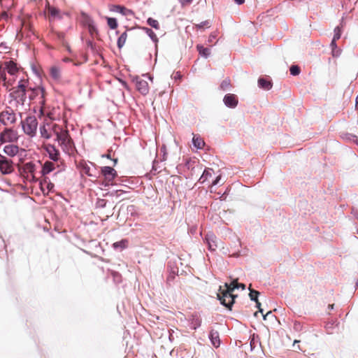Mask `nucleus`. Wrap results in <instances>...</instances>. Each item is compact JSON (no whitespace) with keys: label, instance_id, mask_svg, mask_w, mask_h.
Returning a JSON list of instances; mask_svg holds the SVG:
<instances>
[{"label":"nucleus","instance_id":"obj_50","mask_svg":"<svg viewBox=\"0 0 358 358\" xmlns=\"http://www.w3.org/2000/svg\"><path fill=\"white\" fill-rule=\"evenodd\" d=\"M271 315V311H268L266 315H263V319L264 320H266V317H268V315Z\"/></svg>","mask_w":358,"mask_h":358},{"label":"nucleus","instance_id":"obj_5","mask_svg":"<svg viewBox=\"0 0 358 358\" xmlns=\"http://www.w3.org/2000/svg\"><path fill=\"white\" fill-rule=\"evenodd\" d=\"M18 140L17 132L10 128H6L0 133V143H14Z\"/></svg>","mask_w":358,"mask_h":358},{"label":"nucleus","instance_id":"obj_2","mask_svg":"<svg viewBox=\"0 0 358 358\" xmlns=\"http://www.w3.org/2000/svg\"><path fill=\"white\" fill-rule=\"evenodd\" d=\"M26 93L27 81L21 80L19 81L17 85L13 88V92L10 93V95L17 102L23 104L27 99Z\"/></svg>","mask_w":358,"mask_h":358},{"label":"nucleus","instance_id":"obj_64","mask_svg":"<svg viewBox=\"0 0 358 358\" xmlns=\"http://www.w3.org/2000/svg\"><path fill=\"white\" fill-rule=\"evenodd\" d=\"M148 78H149L151 81H152V78L151 76H148Z\"/></svg>","mask_w":358,"mask_h":358},{"label":"nucleus","instance_id":"obj_39","mask_svg":"<svg viewBox=\"0 0 358 358\" xmlns=\"http://www.w3.org/2000/svg\"><path fill=\"white\" fill-rule=\"evenodd\" d=\"M1 82L3 83V85L4 86H6L8 84L11 85V83H10L9 81H7V78H6V75L5 71H3L0 73V83Z\"/></svg>","mask_w":358,"mask_h":358},{"label":"nucleus","instance_id":"obj_24","mask_svg":"<svg viewBox=\"0 0 358 358\" xmlns=\"http://www.w3.org/2000/svg\"><path fill=\"white\" fill-rule=\"evenodd\" d=\"M196 50L199 55L204 58H208L210 55V50L208 48H204L202 45H197Z\"/></svg>","mask_w":358,"mask_h":358},{"label":"nucleus","instance_id":"obj_61","mask_svg":"<svg viewBox=\"0 0 358 358\" xmlns=\"http://www.w3.org/2000/svg\"><path fill=\"white\" fill-rule=\"evenodd\" d=\"M2 16H3V17H7V13H3L2 14Z\"/></svg>","mask_w":358,"mask_h":358},{"label":"nucleus","instance_id":"obj_60","mask_svg":"<svg viewBox=\"0 0 358 358\" xmlns=\"http://www.w3.org/2000/svg\"><path fill=\"white\" fill-rule=\"evenodd\" d=\"M113 162H114V165H115L117 162V159H113Z\"/></svg>","mask_w":358,"mask_h":358},{"label":"nucleus","instance_id":"obj_44","mask_svg":"<svg viewBox=\"0 0 358 358\" xmlns=\"http://www.w3.org/2000/svg\"><path fill=\"white\" fill-rule=\"evenodd\" d=\"M301 324L300 322H295L294 324V329L296 330V331H300L301 330Z\"/></svg>","mask_w":358,"mask_h":358},{"label":"nucleus","instance_id":"obj_4","mask_svg":"<svg viewBox=\"0 0 358 358\" xmlns=\"http://www.w3.org/2000/svg\"><path fill=\"white\" fill-rule=\"evenodd\" d=\"M22 129L24 132L30 137H34L36 134L38 128V121L35 116H28L22 122Z\"/></svg>","mask_w":358,"mask_h":358},{"label":"nucleus","instance_id":"obj_22","mask_svg":"<svg viewBox=\"0 0 358 358\" xmlns=\"http://www.w3.org/2000/svg\"><path fill=\"white\" fill-rule=\"evenodd\" d=\"M50 74L55 80H59L61 78L60 69L56 66H52L50 69Z\"/></svg>","mask_w":358,"mask_h":358},{"label":"nucleus","instance_id":"obj_42","mask_svg":"<svg viewBox=\"0 0 358 358\" xmlns=\"http://www.w3.org/2000/svg\"><path fill=\"white\" fill-rule=\"evenodd\" d=\"M205 26L209 27H210V23L208 20H206V21H203L202 22H201L200 24H198L196 25V27L199 28V29H201L203 27H204Z\"/></svg>","mask_w":358,"mask_h":358},{"label":"nucleus","instance_id":"obj_56","mask_svg":"<svg viewBox=\"0 0 358 358\" xmlns=\"http://www.w3.org/2000/svg\"><path fill=\"white\" fill-rule=\"evenodd\" d=\"M102 157H106L108 159H110V155L109 154L107 155H103Z\"/></svg>","mask_w":358,"mask_h":358},{"label":"nucleus","instance_id":"obj_48","mask_svg":"<svg viewBox=\"0 0 358 358\" xmlns=\"http://www.w3.org/2000/svg\"><path fill=\"white\" fill-rule=\"evenodd\" d=\"M237 286H238V288H241L242 289H245V285L243 283H238Z\"/></svg>","mask_w":358,"mask_h":358},{"label":"nucleus","instance_id":"obj_18","mask_svg":"<svg viewBox=\"0 0 358 358\" xmlns=\"http://www.w3.org/2000/svg\"><path fill=\"white\" fill-rule=\"evenodd\" d=\"M55 169V166L54 162L47 161L43 165L42 170H41V174L43 176H46V175L49 174L50 173H51L52 171H53Z\"/></svg>","mask_w":358,"mask_h":358},{"label":"nucleus","instance_id":"obj_58","mask_svg":"<svg viewBox=\"0 0 358 358\" xmlns=\"http://www.w3.org/2000/svg\"><path fill=\"white\" fill-rule=\"evenodd\" d=\"M70 61V59L69 58H64V62H69Z\"/></svg>","mask_w":358,"mask_h":358},{"label":"nucleus","instance_id":"obj_51","mask_svg":"<svg viewBox=\"0 0 358 358\" xmlns=\"http://www.w3.org/2000/svg\"><path fill=\"white\" fill-rule=\"evenodd\" d=\"M180 78H181V76H180V73L177 72L176 76H175V79H178V78L179 79Z\"/></svg>","mask_w":358,"mask_h":358},{"label":"nucleus","instance_id":"obj_12","mask_svg":"<svg viewBox=\"0 0 358 358\" xmlns=\"http://www.w3.org/2000/svg\"><path fill=\"white\" fill-rule=\"evenodd\" d=\"M48 11L50 20H62L64 15L69 16V13L62 12L59 8L51 6H48Z\"/></svg>","mask_w":358,"mask_h":358},{"label":"nucleus","instance_id":"obj_31","mask_svg":"<svg viewBox=\"0 0 358 358\" xmlns=\"http://www.w3.org/2000/svg\"><path fill=\"white\" fill-rule=\"evenodd\" d=\"M201 324V320L198 317L192 316V318L191 320V328L196 330L197 328H199Z\"/></svg>","mask_w":358,"mask_h":358},{"label":"nucleus","instance_id":"obj_45","mask_svg":"<svg viewBox=\"0 0 358 358\" xmlns=\"http://www.w3.org/2000/svg\"><path fill=\"white\" fill-rule=\"evenodd\" d=\"M173 333H174V331H169V341H170L171 342H173V340H174Z\"/></svg>","mask_w":358,"mask_h":358},{"label":"nucleus","instance_id":"obj_52","mask_svg":"<svg viewBox=\"0 0 358 358\" xmlns=\"http://www.w3.org/2000/svg\"><path fill=\"white\" fill-rule=\"evenodd\" d=\"M256 303V307L259 309L261 308V303L259 301V300L257 301V302H255Z\"/></svg>","mask_w":358,"mask_h":358},{"label":"nucleus","instance_id":"obj_49","mask_svg":"<svg viewBox=\"0 0 358 358\" xmlns=\"http://www.w3.org/2000/svg\"><path fill=\"white\" fill-rule=\"evenodd\" d=\"M235 3L238 5H241L245 2V0H234Z\"/></svg>","mask_w":358,"mask_h":358},{"label":"nucleus","instance_id":"obj_62","mask_svg":"<svg viewBox=\"0 0 358 358\" xmlns=\"http://www.w3.org/2000/svg\"><path fill=\"white\" fill-rule=\"evenodd\" d=\"M259 312L263 313V309L261 308L259 309Z\"/></svg>","mask_w":358,"mask_h":358},{"label":"nucleus","instance_id":"obj_54","mask_svg":"<svg viewBox=\"0 0 358 358\" xmlns=\"http://www.w3.org/2000/svg\"><path fill=\"white\" fill-rule=\"evenodd\" d=\"M193 0H184V2H182V3H191L192 2Z\"/></svg>","mask_w":358,"mask_h":358},{"label":"nucleus","instance_id":"obj_3","mask_svg":"<svg viewBox=\"0 0 358 358\" xmlns=\"http://www.w3.org/2000/svg\"><path fill=\"white\" fill-rule=\"evenodd\" d=\"M31 93L29 95L30 99H38V104L40 105L39 113L40 115H44L45 110V90L43 87H36L30 88Z\"/></svg>","mask_w":358,"mask_h":358},{"label":"nucleus","instance_id":"obj_10","mask_svg":"<svg viewBox=\"0 0 358 358\" xmlns=\"http://www.w3.org/2000/svg\"><path fill=\"white\" fill-rule=\"evenodd\" d=\"M133 82L135 83L136 90L143 95H146L149 92V85L146 80L142 79L141 77L136 76L133 78Z\"/></svg>","mask_w":358,"mask_h":358},{"label":"nucleus","instance_id":"obj_28","mask_svg":"<svg viewBox=\"0 0 358 358\" xmlns=\"http://www.w3.org/2000/svg\"><path fill=\"white\" fill-rule=\"evenodd\" d=\"M128 241L126 239H122L120 241L115 242L113 244V247L114 249H120L124 250L127 248Z\"/></svg>","mask_w":358,"mask_h":358},{"label":"nucleus","instance_id":"obj_30","mask_svg":"<svg viewBox=\"0 0 358 358\" xmlns=\"http://www.w3.org/2000/svg\"><path fill=\"white\" fill-rule=\"evenodd\" d=\"M35 170H36V166L31 162H27L24 165V172H26L27 173H31L33 175Z\"/></svg>","mask_w":358,"mask_h":358},{"label":"nucleus","instance_id":"obj_21","mask_svg":"<svg viewBox=\"0 0 358 358\" xmlns=\"http://www.w3.org/2000/svg\"><path fill=\"white\" fill-rule=\"evenodd\" d=\"M192 144L197 149H202L205 145L203 140L198 135H194L192 138Z\"/></svg>","mask_w":358,"mask_h":358},{"label":"nucleus","instance_id":"obj_32","mask_svg":"<svg viewBox=\"0 0 358 358\" xmlns=\"http://www.w3.org/2000/svg\"><path fill=\"white\" fill-rule=\"evenodd\" d=\"M143 30L149 36V37L152 40V41H154V42L158 41V38H157L156 34L151 29L148 28V27H143Z\"/></svg>","mask_w":358,"mask_h":358},{"label":"nucleus","instance_id":"obj_8","mask_svg":"<svg viewBox=\"0 0 358 358\" xmlns=\"http://www.w3.org/2000/svg\"><path fill=\"white\" fill-rule=\"evenodd\" d=\"M57 142L64 152L69 151L71 148L73 142L68 130L66 129L64 132L62 133V135L59 136Z\"/></svg>","mask_w":358,"mask_h":358},{"label":"nucleus","instance_id":"obj_57","mask_svg":"<svg viewBox=\"0 0 358 358\" xmlns=\"http://www.w3.org/2000/svg\"><path fill=\"white\" fill-rule=\"evenodd\" d=\"M334 304L329 305L328 308L331 310L334 309Z\"/></svg>","mask_w":358,"mask_h":358},{"label":"nucleus","instance_id":"obj_47","mask_svg":"<svg viewBox=\"0 0 358 358\" xmlns=\"http://www.w3.org/2000/svg\"><path fill=\"white\" fill-rule=\"evenodd\" d=\"M221 179V176H218L215 180L213 182V185H217L220 181V180Z\"/></svg>","mask_w":358,"mask_h":358},{"label":"nucleus","instance_id":"obj_11","mask_svg":"<svg viewBox=\"0 0 358 358\" xmlns=\"http://www.w3.org/2000/svg\"><path fill=\"white\" fill-rule=\"evenodd\" d=\"M43 148L48 153V157L54 162H57L60 159L59 151L55 145L48 143L43 145Z\"/></svg>","mask_w":358,"mask_h":358},{"label":"nucleus","instance_id":"obj_41","mask_svg":"<svg viewBox=\"0 0 358 358\" xmlns=\"http://www.w3.org/2000/svg\"><path fill=\"white\" fill-rule=\"evenodd\" d=\"M229 85H230L229 80H224L222 82V83L220 85V87L222 90H225L229 87Z\"/></svg>","mask_w":358,"mask_h":358},{"label":"nucleus","instance_id":"obj_17","mask_svg":"<svg viewBox=\"0 0 358 358\" xmlns=\"http://www.w3.org/2000/svg\"><path fill=\"white\" fill-rule=\"evenodd\" d=\"M5 70L11 75L14 76L18 71L17 64L13 61H8L4 63Z\"/></svg>","mask_w":358,"mask_h":358},{"label":"nucleus","instance_id":"obj_9","mask_svg":"<svg viewBox=\"0 0 358 358\" xmlns=\"http://www.w3.org/2000/svg\"><path fill=\"white\" fill-rule=\"evenodd\" d=\"M204 241L208 245V250L212 252L215 251L221 243V241L217 238V236L211 232L208 233L205 236Z\"/></svg>","mask_w":358,"mask_h":358},{"label":"nucleus","instance_id":"obj_29","mask_svg":"<svg viewBox=\"0 0 358 358\" xmlns=\"http://www.w3.org/2000/svg\"><path fill=\"white\" fill-rule=\"evenodd\" d=\"M127 38V31L123 32L118 38L117 41V45L119 49H121L125 44Z\"/></svg>","mask_w":358,"mask_h":358},{"label":"nucleus","instance_id":"obj_36","mask_svg":"<svg viewBox=\"0 0 358 358\" xmlns=\"http://www.w3.org/2000/svg\"><path fill=\"white\" fill-rule=\"evenodd\" d=\"M88 29L89 31L91 34H93L94 33H97L98 30L96 28V24H94L93 20H90L88 22Z\"/></svg>","mask_w":358,"mask_h":358},{"label":"nucleus","instance_id":"obj_33","mask_svg":"<svg viewBox=\"0 0 358 358\" xmlns=\"http://www.w3.org/2000/svg\"><path fill=\"white\" fill-rule=\"evenodd\" d=\"M106 20H107L108 25L111 29H115L117 27V25H118L117 21L115 18L106 17Z\"/></svg>","mask_w":358,"mask_h":358},{"label":"nucleus","instance_id":"obj_38","mask_svg":"<svg viewBox=\"0 0 358 358\" xmlns=\"http://www.w3.org/2000/svg\"><path fill=\"white\" fill-rule=\"evenodd\" d=\"M290 74L292 76H297L300 73V68L296 65H293L290 67Z\"/></svg>","mask_w":358,"mask_h":358},{"label":"nucleus","instance_id":"obj_63","mask_svg":"<svg viewBox=\"0 0 358 358\" xmlns=\"http://www.w3.org/2000/svg\"><path fill=\"white\" fill-rule=\"evenodd\" d=\"M86 173H87L89 176H92V174H91V173H90L88 172V171H86Z\"/></svg>","mask_w":358,"mask_h":358},{"label":"nucleus","instance_id":"obj_37","mask_svg":"<svg viewBox=\"0 0 358 358\" xmlns=\"http://www.w3.org/2000/svg\"><path fill=\"white\" fill-rule=\"evenodd\" d=\"M259 295V292L256 290L250 289V298L251 301H254L255 302H257L258 301V296Z\"/></svg>","mask_w":358,"mask_h":358},{"label":"nucleus","instance_id":"obj_20","mask_svg":"<svg viewBox=\"0 0 358 358\" xmlns=\"http://www.w3.org/2000/svg\"><path fill=\"white\" fill-rule=\"evenodd\" d=\"M213 173V170L210 168L206 169L200 178L199 179V182L201 184L204 183L206 180H208L210 177H212Z\"/></svg>","mask_w":358,"mask_h":358},{"label":"nucleus","instance_id":"obj_19","mask_svg":"<svg viewBox=\"0 0 358 358\" xmlns=\"http://www.w3.org/2000/svg\"><path fill=\"white\" fill-rule=\"evenodd\" d=\"M209 338L212 345L215 348H218L220 345L219 333L216 331L211 330L209 334Z\"/></svg>","mask_w":358,"mask_h":358},{"label":"nucleus","instance_id":"obj_53","mask_svg":"<svg viewBox=\"0 0 358 358\" xmlns=\"http://www.w3.org/2000/svg\"><path fill=\"white\" fill-rule=\"evenodd\" d=\"M121 83H122V85L125 88L128 89V85H127V83H126V82H124V81H121Z\"/></svg>","mask_w":358,"mask_h":358},{"label":"nucleus","instance_id":"obj_40","mask_svg":"<svg viewBox=\"0 0 358 358\" xmlns=\"http://www.w3.org/2000/svg\"><path fill=\"white\" fill-rule=\"evenodd\" d=\"M43 182L44 184L46 185L47 186V188L48 189V190H52L54 189V184L52 183L50 180L48 178H45L44 180H43Z\"/></svg>","mask_w":358,"mask_h":358},{"label":"nucleus","instance_id":"obj_27","mask_svg":"<svg viewBox=\"0 0 358 358\" xmlns=\"http://www.w3.org/2000/svg\"><path fill=\"white\" fill-rule=\"evenodd\" d=\"M330 47L331 48V54L334 57H338L341 55V50L337 48L336 41H331Z\"/></svg>","mask_w":358,"mask_h":358},{"label":"nucleus","instance_id":"obj_1","mask_svg":"<svg viewBox=\"0 0 358 358\" xmlns=\"http://www.w3.org/2000/svg\"><path fill=\"white\" fill-rule=\"evenodd\" d=\"M238 282L237 280H234L230 283H225L224 286L227 289L222 292V295L218 294V299L220 301L221 304L227 307L228 309L231 310V306L234 303V299L236 296L232 294V292L235 289H238Z\"/></svg>","mask_w":358,"mask_h":358},{"label":"nucleus","instance_id":"obj_7","mask_svg":"<svg viewBox=\"0 0 358 358\" xmlns=\"http://www.w3.org/2000/svg\"><path fill=\"white\" fill-rule=\"evenodd\" d=\"M16 117L15 113L10 108L0 113V122L5 126L15 123Z\"/></svg>","mask_w":358,"mask_h":358},{"label":"nucleus","instance_id":"obj_6","mask_svg":"<svg viewBox=\"0 0 358 358\" xmlns=\"http://www.w3.org/2000/svg\"><path fill=\"white\" fill-rule=\"evenodd\" d=\"M14 171L13 162L10 159L0 154V172L3 175H8Z\"/></svg>","mask_w":358,"mask_h":358},{"label":"nucleus","instance_id":"obj_13","mask_svg":"<svg viewBox=\"0 0 358 358\" xmlns=\"http://www.w3.org/2000/svg\"><path fill=\"white\" fill-rule=\"evenodd\" d=\"M223 102L227 107L234 108L238 105V99L233 94H227L224 96Z\"/></svg>","mask_w":358,"mask_h":358},{"label":"nucleus","instance_id":"obj_14","mask_svg":"<svg viewBox=\"0 0 358 358\" xmlns=\"http://www.w3.org/2000/svg\"><path fill=\"white\" fill-rule=\"evenodd\" d=\"M101 173L108 181H112L117 176L116 171L110 166H103Z\"/></svg>","mask_w":358,"mask_h":358},{"label":"nucleus","instance_id":"obj_23","mask_svg":"<svg viewBox=\"0 0 358 358\" xmlns=\"http://www.w3.org/2000/svg\"><path fill=\"white\" fill-rule=\"evenodd\" d=\"M258 86L264 90H269L272 87V83L271 81L266 80L263 78H260L258 80Z\"/></svg>","mask_w":358,"mask_h":358},{"label":"nucleus","instance_id":"obj_43","mask_svg":"<svg viewBox=\"0 0 358 358\" xmlns=\"http://www.w3.org/2000/svg\"><path fill=\"white\" fill-rule=\"evenodd\" d=\"M217 37V33L216 31L212 32L208 39V43H212L213 41Z\"/></svg>","mask_w":358,"mask_h":358},{"label":"nucleus","instance_id":"obj_35","mask_svg":"<svg viewBox=\"0 0 358 358\" xmlns=\"http://www.w3.org/2000/svg\"><path fill=\"white\" fill-rule=\"evenodd\" d=\"M334 34L332 41H336L337 40H338L341 38V36L342 31H341V27L338 26L334 28Z\"/></svg>","mask_w":358,"mask_h":358},{"label":"nucleus","instance_id":"obj_25","mask_svg":"<svg viewBox=\"0 0 358 358\" xmlns=\"http://www.w3.org/2000/svg\"><path fill=\"white\" fill-rule=\"evenodd\" d=\"M47 126L49 127L50 125L47 124L46 125L43 124L40 127V134L42 138L45 139H50L51 138V134L49 131V129H47Z\"/></svg>","mask_w":358,"mask_h":358},{"label":"nucleus","instance_id":"obj_16","mask_svg":"<svg viewBox=\"0 0 358 358\" xmlns=\"http://www.w3.org/2000/svg\"><path fill=\"white\" fill-rule=\"evenodd\" d=\"M111 10L115 13H120L124 16H129L133 15V12L131 10L120 5L113 6Z\"/></svg>","mask_w":358,"mask_h":358},{"label":"nucleus","instance_id":"obj_34","mask_svg":"<svg viewBox=\"0 0 358 358\" xmlns=\"http://www.w3.org/2000/svg\"><path fill=\"white\" fill-rule=\"evenodd\" d=\"M147 23L152 27L156 29H159V22L157 20L152 18V17H149L148 20H147Z\"/></svg>","mask_w":358,"mask_h":358},{"label":"nucleus","instance_id":"obj_46","mask_svg":"<svg viewBox=\"0 0 358 358\" xmlns=\"http://www.w3.org/2000/svg\"><path fill=\"white\" fill-rule=\"evenodd\" d=\"M251 350H252L255 348V338H252L250 343Z\"/></svg>","mask_w":358,"mask_h":358},{"label":"nucleus","instance_id":"obj_26","mask_svg":"<svg viewBox=\"0 0 358 358\" xmlns=\"http://www.w3.org/2000/svg\"><path fill=\"white\" fill-rule=\"evenodd\" d=\"M65 130L66 129H64L62 127H61L59 125H58L57 124H54L51 127V131L56 136V139H55L56 141H57V140L59 139V136H60V135H62V133L64 132Z\"/></svg>","mask_w":358,"mask_h":358},{"label":"nucleus","instance_id":"obj_59","mask_svg":"<svg viewBox=\"0 0 358 358\" xmlns=\"http://www.w3.org/2000/svg\"><path fill=\"white\" fill-rule=\"evenodd\" d=\"M230 298L226 297V302L228 303L230 301Z\"/></svg>","mask_w":358,"mask_h":358},{"label":"nucleus","instance_id":"obj_15","mask_svg":"<svg viewBox=\"0 0 358 358\" xmlns=\"http://www.w3.org/2000/svg\"><path fill=\"white\" fill-rule=\"evenodd\" d=\"M3 152L10 157L16 156L19 152V147L14 144H8L4 146Z\"/></svg>","mask_w":358,"mask_h":358},{"label":"nucleus","instance_id":"obj_55","mask_svg":"<svg viewBox=\"0 0 358 358\" xmlns=\"http://www.w3.org/2000/svg\"><path fill=\"white\" fill-rule=\"evenodd\" d=\"M355 107L358 108V95L357 96L355 99Z\"/></svg>","mask_w":358,"mask_h":358}]
</instances>
